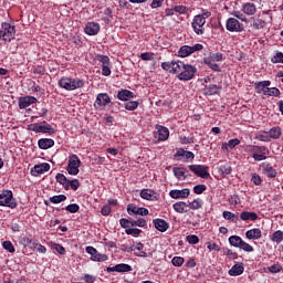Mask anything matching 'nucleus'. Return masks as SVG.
<instances>
[{"label": "nucleus", "mask_w": 283, "mask_h": 283, "mask_svg": "<svg viewBox=\"0 0 283 283\" xmlns=\"http://www.w3.org/2000/svg\"><path fill=\"white\" fill-rule=\"evenodd\" d=\"M48 171H50V164L48 163L38 164L31 168V176H34L36 178Z\"/></svg>", "instance_id": "aec40b11"}, {"label": "nucleus", "mask_w": 283, "mask_h": 283, "mask_svg": "<svg viewBox=\"0 0 283 283\" xmlns=\"http://www.w3.org/2000/svg\"><path fill=\"white\" fill-rule=\"evenodd\" d=\"M188 169H190L198 178L209 179V166L207 165H189Z\"/></svg>", "instance_id": "9b49d317"}, {"label": "nucleus", "mask_w": 283, "mask_h": 283, "mask_svg": "<svg viewBox=\"0 0 283 283\" xmlns=\"http://www.w3.org/2000/svg\"><path fill=\"white\" fill-rule=\"evenodd\" d=\"M186 240H187L188 244H198V242H200V238H198V235H196V234L187 235Z\"/></svg>", "instance_id": "69168bd1"}, {"label": "nucleus", "mask_w": 283, "mask_h": 283, "mask_svg": "<svg viewBox=\"0 0 283 283\" xmlns=\"http://www.w3.org/2000/svg\"><path fill=\"white\" fill-rule=\"evenodd\" d=\"M220 90H222V86L216 84L205 85L203 94L205 96H214V94H220Z\"/></svg>", "instance_id": "5701e85b"}, {"label": "nucleus", "mask_w": 283, "mask_h": 283, "mask_svg": "<svg viewBox=\"0 0 283 283\" xmlns=\"http://www.w3.org/2000/svg\"><path fill=\"white\" fill-rule=\"evenodd\" d=\"M2 249H4V251H8V253H14V251H17V249H14V244H12V242L8 240L2 242Z\"/></svg>", "instance_id": "603ef678"}, {"label": "nucleus", "mask_w": 283, "mask_h": 283, "mask_svg": "<svg viewBox=\"0 0 283 283\" xmlns=\"http://www.w3.org/2000/svg\"><path fill=\"white\" fill-rule=\"evenodd\" d=\"M64 209L65 211H69V213H78L81 207L78 206V203H71L66 206Z\"/></svg>", "instance_id": "864d4df0"}, {"label": "nucleus", "mask_w": 283, "mask_h": 283, "mask_svg": "<svg viewBox=\"0 0 283 283\" xmlns=\"http://www.w3.org/2000/svg\"><path fill=\"white\" fill-rule=\"evenodd\" d=\"M45 72H46V70H45V66H43V65H36L33 67V74H36L39 76L45 75Z\"/></svg>", "instance_id": "e2e57ef3"}, {"label": "nucleus", "mask_w": 283, "mask_h": 283, "mask_svg": "<svg viewBox=\"0 0 283 283\" xmlns=\"http://www.w3.org/2000/svg\"><path fill=\"white\" fill-rule=\"evenodd\" d=\"M251 182H253L255 187H260V185H262V177H260L256 172H252Z\"/></svg>", "instance_id": "6e6d98bb"}, {"label": "nucleus", "mask_w": 283, "mask_h": 283, "mask_svg": "<svg viewBox=\"0 0 283 283\" xmlns=\"http://www.w3.org/2000/svg\"><path fill=\"white\" fill-rule=\"evenodd\" d=\"M172 174L178 180H187V168L175 167Z\"/></svg>", "instance_id": "f704fd0d"}, {"label": "nucleus", "mask_w": 283, "mask_h": 283, "mask_svg": "<svg viewBox=\"0 0 283 283\" xmlns=\"http://www.w3.org/2000/svg\"><path fill=\"white\" fill-rule=\"evenodd\" d=\"M219 170L222 174V176H231V171H233V169L229 165L220 166Z\"/></svg>", "instance_id": "bf43d9fd"}, {"label": "nucleus", "mask_w": 283, "mask_h": 283, "mask_svg": "<svg viewBox=\"0 0 283 283\" xmlns=\"http://www.w3.org/2000/svg\"><path fill=\"white\" fill-rule=\"evenodd\" d=\"M30 132H34L35 134H49L52 136V134H56V129L52 127V125L48 124V122H42V124H30L29 125Z\"/></svg>", "instance_id": "39448f33"}, {"label": "nucleus", "mask_w": 283, "mask_h": 283, "mask_svg": "<svg viewBox=\"0 0 283 283\" xmlns=\"http://www.w3.org/2000/svg\"><path fill=\"white\" fill-rule=\"evenodd\" d=\"M65 200H67V196H65V195H56V196L49 198V201L52 205H61V202H65Z\"/></svg>", "instance_id": "37998d69"}, {"label": "nucleus", "mask_w": 283, "mask_h": 283, "mask_svg": "<svg viewBox=\"0 0 283 283\" xmlns=\"http://www.w3.org/2000/svg\"><path fill=\"white\" fill-rule=\"evenodd\" d=\"M38 102H39V99H36V97L27 95L23 97H19L18 105H19L20 109H28V107H30V105H34Z\"/></svg>", "instance_id": "a211bd4d"}, {"label": "nucleus", "mask_w": 283, "mask_h": 283, "mask_svg": "<svg viewBox=\"0 0 283 283\" xmlns=\"http://www.w3.org/2000/svg\"><path fill=\"white\" fill-rule=\"evenodd\" d=\"M153 224L160 233H165V231L169 229V223L166 222L165 219H154Z\"/></svg>", "instance_id": "393cba45"}, {"label": "nucleus", "mask_w": 283, "mask_h": 283, "mask_svg": "<svg viewBox=\"0 0 283 283\" xmlns=\"http://www.w3.org/2000/svg\"><path fill=\"white\" fill-rule=\"evenodd\" d=\"M86 253L91 255V260L93 262H107V255L106 254H101L96 248L88 245L85 248Z\"/></svg>", "instance_id": "ddd939ff"}, {"label": "nucleus", "mask_w": 283, "mask_h": 283, "mask_svg": "<svg viewBox=\"0 0 283 283\" xmlns=\"http://www.w3.org/2000/svg\"><path fill=\"white\" fill-rule=\"evenodd\" d=\"M126 235H133V238H138L140 233H143V230L138 228H128L125 230Z\"/></svg>", "instance_id": "3c124183"}, {"label": "nucleus", "mask_w": 283, "mask_h": 283, "mask_svg": "<svg viewBox=\"0 0 283 283\" xmlns=\"http://www.w3.org/2000/svg\"><path fill=\"white\" fill-rule=\"evenodd\" d=\"M172 209L177 213H189V203L185 201H178L172 205Z\"/></svg>", "instance_id": "cd10ccee"}, {"label": "nucleus", "mask_w": 283, "mask_h": 283, "mask_svg": "<svg viewBox=\"0 0 283 283\" xmlns=\"http://www.w3.org/2000/svg\"><path fill=\"white\" fill-rule=\"evenodd\" d=\"M81 167V158H78V155L72 154L69 156V164L66 167L67 174L70 176H78V168Z\"/></svg>", "instance_id": "6e6552de"}, {"label": "nucleus", "mask_w": 283, "mask_h": 283, "mask_svg": "<svg viewBox=\"0 0 283 283\" xmlns=\"http://www.w3.org/2000/svg\"><path fill=\"white\" fill-rule=\"evenodd\" d=\"M111 105H114V103L112 102V97H109V94L107 93L97 94L94 102L95 109H105V107H109Z\"/></svg>", "instance_id": "1a4fd4ad"}, {"label": "nucleus", "mask_w": 283, "mask_h": 283, "mask_svg": "<svg viewBox=\"0 0 283 283\" xmlns=\"http://www.w3.org/2000/svg\"><path fill=\"white\" fill-rule=\"evenodd\" d=\"M138 105H140V102H138V101H130V102L125 103L124 107L128 112H134V111L138 109Z\"/></svg>", "instance_id": "a18cd8bd"}, {"label": "nucleus", "mask_w": 283, "mask_h": 283, "mask_svg": "<svg viewBox=\"0 0 283 283\" xmlns=\"http://www.w3.org/2000/svg\"><path fill=\"white\" fill-rule=\"evenodd\" d=\"M244 273V265L242 263H235L228 272L231 277H238Z\"/></svg>", "instance_id": "bb28decb"}, {"label": "nucleus", "mask_w": 283, "mask_h": 283, "mask_svg": "<svg viewBox=\"0 0 283 283\" xmlns=\"http://www.w3.org/2000/svg\"><path fill=\"white\" fill-rule=\"evenodd\" d=\"M272 242H275L276 244H282L283 241V231L282 230H276L271 237H270Z\"/></svg>", "instance_id": "a19ab883"}, {"label": "nucleus", "mask_w": 283, "mask_h": 283, "mask_svg": "<svg viewBox=\"0 0 283 283\" xmlns=\"http://www.w3.org/2000/svg\"><path fill=\"white\" fill-rule=\"evenodd\" d=\"M84 32L87 36H96L101 32V24L98 22H87Z\"/></svg>", "instance_id": "6ab92c4d"}, {"label": "nucleus", "mask_w": 283, "mask_h": 283, "mask_svg": "<svg viewBox=\"0 0 283 283\" xmlns=\"http://www.w3.org/2000/svg\"><path fill=\"white\" fill-rule=\"evenodd\" d=\"M132 265L127 263H119L116 264L115 266L107 268L106 271L107 273H129L132 271Z\"/></svg>", "instance_id": "412c9836"}, {"label": "nucleus", "mask_w": 283, "mask_h": 283, "mask_svg": "<svg viewBox=\"0 0 283 283\" xmlns=\"http://www.w3.org/2000/svg\"><path fill=\"white\" fill-rule=\"evenodd\" d=\"M250 153L252 154V158L260 163L262 160H266V156H269V148H266V146H252L250 148Z\"/></svg>", "instance_id": "9d476101"}, {"label": "nucleus", "mask_w": 283, "mask_h": 283, "mask_svg": "<svg viewBox=\"0 0 283 283\" xmlns=\"http://www.w3.org/2000/svg\"><path fill=\"white\" fill-rule=\"evenodd\" d=\"M180 143L181 145H191L193 143H196V138L193 137V135H190L188 137H180Z\"/></svg>", "instance_id": "052dcab7"}, {"label": "nucleus", "mask_w": 283, "mask_h": 283, "mask_svg": "<svg viewBox=\"0 0 283 283\" xmlns=\"http://www.w3.org/2000/svg\"><path fill=\"white\" fill-rule=\"evenodd\" d=\"M119 224L123 229H132V218H128V219H125V218H122L119 220Z\"/></svg>", "instance_id": "4d7b16f0"}, {"label": "nucleus", "mask_w": 283, "mask_h": 283, "mask_svg": "<svg viewBox=\"0 0 283 283\" xmlns=\"http://www.w3.org/2000/svg\"><path fill=\"white\" fill-rule=\"evenodd\" d=\"M172 266H182L185 264V258L174 256L171 260Z\"/></svg>", "instance_id": "680f3d73"}, {"label": "nucleus", "mask_w": 283, "mask_h": 283, "mask_svg": "<svg viewBox=\"0 0 283 283\" xmlns=\"http://www.w3.org/2000/svg\"><path fill=\"white\" fill-rule=\"evenodd\" d=\"M140 198H143V200H154V198H156V191L151 189H143L140 191Z\"/></svg>", "instance_id": "4c0bfd02"}, {"label": "nucleus", "mask_w": 283, "mask_h": 283, "mask_svg": "<svg viewBox=\"0 0 283 283\" xmlns=\"http://www.w3.org/2000/svg\"><path fill=\"white\" fill-rule=\"evenodd\" d=\"M174 158L180 160V163H189V160H193V158H196V155L189 150H185V148H179L175 153Z\"/></svg>", "instance_id": "2eb2a0df"}, {"label": "nucleus", "mask_w": 283, "mask_h": 283, "mask_svg": "<svg viewBox=\"0 0 283 283\" xmlns=\"http://www.w3.org/2000/svg\"><path fill=\"white\" fill-rule=\"evenodd\" d=\"M262 169L268 178H275L277 176V170L271 164H262Z\"/></svg>", "instance_id": "473e14b6"}, {"label": "nucleus", "mask_w": 283, "mask_h": 283, "mask_svg": "<svg viewBox=\"0 0 283 283\" xmlns=\"http://www.w3.org/2000/svg\"><path fill=\"white\" fill-rule=\"evenodd\" d=\"M17 35V29L14 28V25L8 23V22H3L1 24V29H0V39L2 41H12L14 39V36Z\"/></svg>", "instance_id": "0eeeda50"}, {"label": "nucleus", "mask_w": 283, "mask_h": 283, "mask_svg": "<svg viewBox=\"0 0 283 283\" xmlns=\"http://www.w3.org/2000/svg\"><path fill=\"white\" fill-rule=\"evenodd\" d=\"M0 207L17 209V199H14L12 190H2V192L0 193Z\"/></svg>", "instance_id": "423d86ee"}, {"label": "nucleus", "mask_w": 283, "mask_h": 283, "mask_svg": "<svg viewBox=\"0 0 283 283\" xmlns=\"http://www.w3.org/2000/svg\"><path fill=\"white\" fill-rule=\"evenodd\" d=\"M190 193H191V190H189V188H185L181 190L174 189L169 191V196L174 200H185L186 198H189Z\"/></svg>", "instance_id": "f3484780"}, {"label": "nucleus", "mask_w": 283, "mask_h": 283, "mask_svg": "<svg viewBox=\"0 0 283 283\" xmlns=\"http://www.w3.org/2000/svg\"><path fill=\"white\" fill-rule=\"evenodd\" d=\"M240 219L243 220V222L247 221H251V222H255V220H258V213L255 212H249V211H242L240 213Z\"/></svg>", "instance_id": "72a5a7b5"}, {"label": "nucleus", "mask_w": 283, "mask_h": 283, "mask_svg": "<svg viewBox=\"0 0 283 283\" xmlns=\"http://www.w3.org/2000/svg\"><path fill=\"white\" fill-rule=\"evenodd\" d=\"M117 98L118 101H132V98H136V94L134 92L127 90V88H122L117 92Z\"/></svg>", "instance_id": "4be33fe9"}, {"label": "nucleus", "mask_w": 283, "mask_h": 283, "mask_svg": "<svg viewBox=\"0 0 283 283\" xmlns=\"http://www.w3.org/2000/svg\"><path fill=\"white\" fill-rule=\"evenodd\" d=\"M202 48H203L202 44H195L192 46L182 45L179 49L178 54L179 56H181V59H186V56H190V54H193V52H200Z\"/></svg>", "instance_id": "4468645a"}, {"label": "nucleus", "mask_w": 283, "mask_h": 283, "mask_svg": "<svg viewBox=\"0 0 283 283\" xmlns=\"http://www.w3.org/2000/svg\"><path fill=\"white\" fill-rule=\"evenodd\" d=\"M202 205H205V202L202 201V199L197 198L191 202H188V209L190 211V209L192 211H198V209H202Z\"/></svg>", "instance_id": "e433bc0d"}, {"label": "nucleus", "mask_w": 283, "mask_h": 283, "mask_svg": "<svg viewBox=\"0 0 283 283\" xmlns=\"http://www.w3.org/2000/svg\"><path fill=\"white\" fill-rule=\"evenodd\" d=\"M132 227H147V220L139 218L137 220L132 219Z\"/></svg>", "instance_id": "0e129e2a"}, {"label": "nucleus", "mask_w": 283, "mask_h": 283, "mask_svg": "<svg viewBox=\"0 0 283 283\" xmlns=\"http://www.w3.org/2000/svg\"><path fill=\"white\" fill-rule=\"evenodd\" d=\"M95 61L98 63H102V67L105 65H112V62L109 61V56L103 55V54H97L95 55Z\"/></svg>", "instance_id": "c03bdc74"}, {"label": "nucleus", "mask_w": 283, "mask_h": 283, "mask_svg": "<svg viewBox=\"0 0 283 283\" xmlns=\"http://www.w3.org/2000/svg\"><path fill=\"white\" fill-rule=\"evenodd\" d=\"M226 29L228 32H244V24H242L240 20L235 18H229L226 21Z\"/></svg>", "instance_id": "f8f14e48"}, {"label": "nucleus", "mask_w": 283, "mask_h": 283, "mask_svg": "<svg viewBox=\"0 0 283 283\" xmlns=\"http://www.w3.org/2000/svg\"><path fill=\"white\" fill-rule=\"evenodd\" d=\"M57 84L60 87H62V90H66V92H74V90H81L85 87V82L83 80L67 76L60 78Z\"/></svg>", "instance_id": "20e7f679"}, {"label": "nucleus", "mask_w": 283, "mask_h": 283, "mask_svg": "<svg viewBox=\"0 0 283 283\" xmlns=\"http://www.w3.org/2000/svg\"><path fill=\"white\" fill-rule=\"evenodd\" d=\"M38 147L40 149H50L54 147V139L52 138H41L38 140Z\"/></svg>", "instance_id": "7c9ffc66"}, {"label": "nucleus", "mask_w": 283, "mask_h": 283, "mask_svg": "<svg viewBox=\"0 0 283 283\" xmlns=\"http://www.w3.org/2000/svg\"><path fill=\"white\" fill-rule=\"evenodd\" d=\"M174 10L177 14H187V12H189V8L185 6H175Z\"/></svg>", "instance_id": "338daca9"}, {"label": "nucleus", "mask_w": 283, "mask_h": 283, "mask_svg": "<svg viewBox=\"0 0 283 283\" xmlns=\"http://www.w3.org/2000/svg\"><path fill=\"white\" fill-rule=\"evenodd\" d=\"M205 63L206 65H208V67L210 70H212L213 72H222V69L220 67V65H218L216 62L211 61V60H207L205 59Z\"/></svg>", "instance_id": "09e8293b"}, {"label": "nucleus", "mask_w": 283, "mask_h": 283, "mask_svg": "<svg viewBox=\"0 0 283 283\" xmlns=\"http://www.w3.org/2000/svg\"><path fill=\"white\" fill-rule=\"evenodd\" d=\"M272 63H283V53L276 52V54L272 57Z\"/></svg>", "instance_id": "774afa93"}, {"label": "nucleus", "mask_w": 283, "mask_h": 283, "mask_svg": "<svg viewBox=\"0 0 283 283\" xmlns=\"http://www.w3.org/2000/svg\"><path fill=\"white\" fill-rule=\"evenodd\" d=\"M254 90L256 94H263V96H275L280 97L282 92L277 87H271V81L265 80L261 82H256L254 84Z\"/></svg>", "instance_id": "f03ea898"}, {"label": "nucleus", "mask_w": 283, "mask_h": 283, "mask_svg": "<svg viewBox=\"0 0 283 283\" xmlns=\"http://www.w3.org/2000/svg\"><path fill=\"white\" fill-rule=\"evenodd\" d=\"M55 180H56V182H59V185H62V187L65 189V191H67V182L70 179H67V177H65V175L59 172L55 176Z\"/></svg>", "instance_id": "ea45409f"}, {"label": "nucleus", "mask_w": 283, "mask_h": 283, "mask_svg": "<svg viewBox=\"0 0 283 283\" xmlns=\"http://www.w3.org/2000/svg\"><path fill=\"white\" fill-rule=\"evenodd\" d=\"M161 69L170 74H177L178 81H191L196 76L198 69L191 64H185L180 60H172L171 62H163Z\"/></svg>", "instance_id": "f257e3e1"}, {"label": "nucleus", "mask_w": 283, "mask_h": 283, "mask_svg": "<svg viewBox=\"0 0 283 283\" xmlns=\"http://www.w3.org/2000/svg\"><path fill=\"white\" fill-rule=\"evenodd\" d=\"M157 135L156 138H158V140H167V138H169V128L165 127V126H157Z\"/></svg>", "instance_id": "2f4dec72"}, {"label": "nucleus", "mask_w": 283, "mask_h": 283, "mask_svg": "<svg viewBox=\"0 0 283 283\" xmlns=\"http://www.w3.org/2000/svg\"><path fill=\"white\" fill-rule=\"evenodd\" d=\"M205 191H207V185L201 184L193 187V193L197 196L205 193Z\"/></svg>", "instance_id": "13d9d810"}, {"label": "nucleus", "mask_w": 283, "mask_h": 283, "mask_svg": "<svg viewBox=\"0 0 283 283\" xmlns=\"http://www.w3.org/2000/svg\"><path fill=\"white\" fill-rule=\"evenodd\" d=\"M209 17H211L210 11H203L201 14H197L193 17L191 28L195 34H198V36H202V34H205V25Z\"/></svg>", "instance_id": "7ed1b4c3"}, {"label": "nucleus", "mask_w": 283, "mask_h": 283, "mask_svg": "<svg viewBox=\"0 0 283 283\" xmlns=\"http://www.w3.org/2000/svg\"><path fill=\"white\" fill-rule=\"evenodd\" d=\"M128 216H149V210L147 208H140L134 203L127 206Z\"/></svg>", "instance_id": "dca6fc26"}, {"label": "nucleus", "mask_w": 283, "mask_h": 283, "mask_svg": "<svg viewBox=\"0 0 283 283\" xmlns=\"http://www.w3.org/2000/svg\"><path fill=\"white\" fill-rule=\"evenodd\" d=\"M242 10L248 17H253L258 12V7L252 2H247L242 4Z\"/></svg>", "instance_id": "c756f323"}, {"label": "nucleus", "mask_w": 283, "mask_h": 283, "mask_svg": "<svg viewBox=\"0 0 283 283\" xmlns=\"http://www.w3.org/2000/svg\"><path fill=\"white\" fill-rule=\"evenodd\" d=\"M222 53L221 52H217V53H212L209 57H207L208 61H212V62H217L220 63V61H222Z\"/></svg>", "instance_id": "5fc2aeb1"}, {"label": "nucleus", "mask_w": 283, "mask_h": 283, "mask_svg": "<svg viewBox=\"0 0 283 283\" xmlns=\"http://www.w3.org/2000/svg\"><path fill=\"white\" fill-rule=\"evenodd\" d=\"M263 134H268L269 138H272V140H280L282 137V128L280 126H274L270 130H263Z\"/></svg>", "instance_id": "b1692460"}, {"label": "nucleus", "mask_w": 283, "mask_h": 283, "mask_svg": "<svg viewBox=\"0 0 283 283\" xmlns=\"http://www.w3.org/2000/svg\"><path fill=\"white\" fill-rule=\"evenodd\" d=\"M66 185H67V191H70V189H72L73 191H77L78 187H81V181H78V179H73V180H69Z\"/></svg>", "instance_id": "de8ad7c7"}, {"label": "nucleus", "mask_w": 283, "mask_h": 283, "mask_svg": "<svg viewBox=\"0 0 283 283\" xmlns=\"http://www.w3.org/2000/svg\"><path fill=\"white\" fill-rule=\"evenodd\" d=\"M230 247H234L235 249H240V244H242V237L240 235H231L228 239Z\"/></svg>", "instance_id": "58836bf2"}, {"label": "nucleus", "mask_w": 283, "mask_h": 283, "mask_svg": "<svg viewBox=\"0 0 283 283\" xmlns=\"http://www.w3.org/2000/svg\"><path fill=\"white\" fill-rule=\"evenodd\" d=\"M245 238L248 240H260L262 238V230L260 228H253L245 232Z\"/></svg>", "instance_id": "c85d7f7f"}, {"label": "nucleus", "mask_w": 283, "mask_h": 283, "mask_svg": "<svg viewBox=\"0 0 283 283\" xmlns=\"http://www.w3.org/2000/svg\"><path fill=\"white\" fill-rule=\"evenodd\" d=\"M103 14L106 15L102 19L104 21V23H109V21H112V19H114V11L112 10V8L104 9Z\"/></svg>", "instance_id": "49530a36"}, {"label": "nucleus", "mask_w": 283, "mask_h": 283, "mask_svg": "<svg viewBox=\"0 0 283 283\" xmlns=\"http://www.w3.org/2000/svg\"><path fill=\"white\" fill-rule=\"evenodd\" d=\"M222 217L224 220H231V222H234V224L238 223V220H240V217L231 211H223Z\"/></svg>", "instance_id": "79ce46f5"}, {"label": "nucleus", "mask_w": 283, "mask_h": 283, "mask_svg": "<svg viewBox=\"0 0 283 283\" xmlns=\"http://www.w3.org/2000/svg\"><path fill=\"white\" fill-rule=\"evenodd\" d=\"M145 245L140 242L135 244V255L137 258H151V252H147L144 250ZM137 251V252H136Z\"/></svg>", "instance_id": "a878e982"}, {"label": "nucleus", "mask_w": 283, "mask_h": 283, "mask_svg": "<svg viewBox=\"0 0 283 283\" xmlns=\"http://www.w3.org/2000/svg\"><path fill=\"white\" fill-rule=\"evenodd\" d=\"M251 20L253 21L251 23L252 30H264V28L266 27V21H264L260 18H258V19L251 18Z\"/></svg>", "instance_id": "c9c22d12"}, {"label": "nucleus", "mask_w": 283, "mask_h": 283, "mask_svg": "<svg viewBox=\"0 0 283 283\" xmlns=\"http://www.w3.org/2000/svg\"><path fill=\"white\" fill-rule=\"evenodd\" d=\"M239 249H241V251H245V253H253V251H255V249L244 240L241 241Z\"/></svg>", "instance_id": "8fccbe9b"}]
</instances>
